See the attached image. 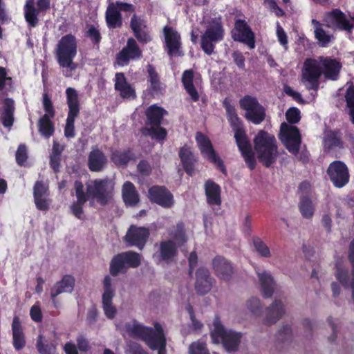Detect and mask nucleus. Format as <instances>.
I'll list each match as a JSON object with an SVG mask.
<instances>
[{"mask_svg":"<svg viewBox=\"0 0 354 354\" xmlns=\"http://www.w3.org/2000/svg\"><path fill=\"white\" fill-rule=\"evenodd\" d=\"M130 28L140 44H146L152 40L147 21L141 17L134 14L131 18Z\"/></svg>","mask_w":354,"mask_h":354,"instance_id":"bb28decb","label":"nucleus"},{"mask_svg":"<svg viewBox=\"0 0 354 354\" xmlns=\"http://www.w3.org/2000/svg\"><path fill=\"white\" fill-rule=\"evenodd\" d=\"M299 211L304 218L310 220L315 212V207L309 195H301L298 203Z\"/></svg>","mask_w":354,"mask_h":354,"instance_id":"37998d69","label":"nucleus"},{"mask_svg":"<svg viewBox=\"0 0 354 354\" xmlns=\"http://www.w3.org/2000/svg\"><path fill=\"white\" fill-rule=\"evenodd\" d=\"M178 154L185 171L189 176H193L195 173V163L197 159L194 157L191 148L185 145L180 148Z\"/></svg>","mask_w":354,"mask_h":354,"instance_id":"72a5a7b5","label":"nucleus"},{"mask_svg":"<svg viewBox=\"0 0 354 354\" xmlns=\"http://www.w3.org/2000/svg\"><path fill=\"white\" fill-rule=\"evenodd\" d=\"M213 281L214 279L207 268L201 267L196 270L195 289L198 294L204 295L209 292Z\"/></svg>","mask_w":354,"mask_h":354,"instance_id":"c85d7f7f","label":"nucleus"},{"mask_svg":"<svg viewBox=\"0 0 354 354\" xmlns=\"http://www.w3.org/2000/svg\"><path fill=\"white\" fill-rule=\"evenodd\" d=\"M0 120L3 127L10 128L15 120V100L10 97H5L0 100Z\"/></svg>","mask_w":354,"mask_h":354,"instance_id":"c756f323","label":"nucleus"},{"mask_svg":"<svg viewBox=\"0 0 354 354\" xmlns=\"http://www.w3.org/2000/svg\"><path fill=\"white\" fill-rule=\"evenodd\" d=\"M165 36V50L170 57H182L184 55L181 50V37L180 35L174 28L165 26L163 28Z\"/></svg>","mask_w":354,"mask_h":354,"instance_id":"aec40b11","label":"nucleus"},{"mask_svg":"<svg viewBox=\"0 0 354 354\" xmlns=\"http://www.w3.org/2000/svg\"><path fill=\"white\" fill-rule=\"evenodd\" d=\"M134 11L135 7L131 3L120 1L110 3L105 12L107 27L110 29L120 28L122 26L121 12H133Z\"/></svg>","mask_w":354,"mask_h":354,"instance_id":"9b49d317","label":"nucleus"},{"mask_svg":"<svg viewBox=\"0 0 354 354\" xmlns=\"http://www.w3.org/2000/svg\"><path fill=\"white\" fill-rule=\"evenodd\" d=\"M194 74L192 69L185 70L182 75V84L186 92L190 96L192 100L196 102L200 96L198 91L194 85Z\"/></svg>","mask_w":354,"mask_h":354,"instance_id":"a19ab883","label":"nucleus"},{"mask_svg":"<svg viewBox=\"0 0 354 354\" xmlns=\"http://www.w3.org/2000/svg\"><path fill=\"white\" fill-rule=\"evenodd\" d=\"M205 193L207 203L210 205L220 207L221 205V189L214 180L208 179L205 183Z\"/></svg>","mask_w":354,"mask_h":354,"instance_id":"e433bc0d","label":"nucleus"},{"mask_svg":"<svg viewBox=\"0 0 354 354\" xmlns=\"http://www.w3.org/2000/svg\"><path fill=\"white\" fill-rule=\"evenodd\" d=\"M107 164L104 153L97 147L93 148L88 156L87 166L92 172L102 171Z\"/></svg>","mask_w":354,"mask_h":354,"instance_id":"7c9ffc66","label":"nucleus"},{"mask_svg":"<svg viewBox=\"0 0 354 354\" xmlns=\"http://www.w3.org/2000/svg\"><path fill=\"white\" fill-rule=\"evenodd\" d=\"M248 308L255 315H259L261 312V304L259 298L252 297L247 301Z\"/></svg>","mask_w":354,"mask_h":354,"instance_id":"052dcab7","label":"nucleus"},{"mask_svg":"<svg viewBox=\"0 0 354 354\" xmlns=\"http://www.w3.org/2000/svg\"><path fill=\"white\" fill-rule=\"evenodd\" d=\"M148 81L150 83L149 91L153 95L162 94L164 87L160 81V77L153 66L148 64L147 66Z\"/></svg>","mask_w":354,"mask_h":354,"instance_id":"c03bdc74","label":"nucleus"},{"mask_svg":"<svg viewBox=\"0 0 354 354\" xmlns=\"http://www.w3.org/2000/svg\"><path fill=\"white\" fill-rule=\"evenodd\" d=\"M279 138L286 149L292 155L297 156L301 145V135L296 126L282 122Z\"/></svg>","mask_w":354,"mask_h":354,"instance_id":"1a4fd4ad","label":"nucleus"},{"mask_svg":"<svg viewBox=\"0 0 354 354\" xmlns=\"http://www.w3.org/2000/svg\"><path fill=\"white\" fill-rule=\"evenodd\" d=\"M55 117H50L47 115H43L38 120L37 126L40 134L46 138H49L55 132V125L51 119Z\"/></svg>","mask_w":354,"mask_h":354,"instance_id":"49530a36","label":"nucleus"},{"mask_svg":"<svg viewBox=\"0 0 354 354\" xmlns=\"http://www.w3.org/2000/svg\"><path fill=\"white\" fill-rule=\"evenodd\" d=\"M178 248L171 239L160 241L158 249L159 261L167 263L171 262L178 255Z\"/></svg>","mask_w":354,"mask_h":354,"instance_id":"473e14b6","label":"nucleus"},{"mask_svg":"<svg viewBox=\"0 0 354 354\" xmlns=\"http://www.w3.org/2000/svg\"><path fill=\"white\" fill-rule=\"evenodd\" d=\"M103 290L102 295V308L105 316L108 319H112L117 314V309L113 304L115 290L112 286V279L109 275H106L104 278Z\"/></svg>","mask_w":354,"mask_h":354,"instance_id":"412c9836","label":"nucleus"},{"mask_svg":"<svg viewBox=\"0 0 354 354\" xmlns=\"http://www.w3.org/2000/svg\"><path fill=\"white\" fill-rule=\"evenodd\" d=\"M291 339V327L288 324L283 325L277 333L276 344L278 346L280 343H285L286 342L290 341Z\"/></svg>","mask_w":354,"mask_h":354,"instance_id":"864d4df0","label":"nucleus"},{"mask_svg":"<svg viewBox=\"0 0 354 354\" xmlns=\"http://www.w3.org/2000/svg\"><path fill=\"white\" fill-rule=\"evenodd\" d=\"M301 113L298 108L291 107L288 109L286 113V118L288 122V124H294L298 123L301 120Z\"/></svg>","mask_w":354,"mask_h":354,"instance_id":"13d9d810","label":"nucleus"},{"mask_svg":"<svg viewBox=\"0 0 354 354\" xmlns=\"http://www.w3.org/2000/svg\"><path fill=\"white\" fill-rule=\"evenodd\" d=\"M348 259L352 266V279L350 283L348 270L343 268L339 263L335 264L336 278L339 283L345 288H348L349 285L352 289V299L354 302V239L350 243Z\"/></svg>","mask_w":354,"mask_h":354,"instance_id":"393cba45","label":"nucleus"},{"mask_svg":"<svg viewBox=\"0 0 354 354\" xmlns=\"http://www.w3.org/2000/svg\"><path fill=\"white\" fill-rule=\"evenodd\" d=\"M141 264V255L134 251L120 252L113 257L109 264V272L113 277L125 274L128 270L136 268Z\"/></svg>","mask_w":354,"mask_h":354,"instance_id":"39448f33","label":"nucleus"},{"mask_svg":"<svg viewBox=\"0 0 354 354\" xmlns=\"http://www.w3.org/2000/svg\"><path fill=\"white\" fill-rule=\"evenodd\" d=\"M122 197L127 207H136L140 202V194L131 181L124 183L122 187Z\"/></svg>","mask_w":354,"mask_h":354,"instance_id":"c9c22d12","label":"nucleus"},{"mask_svg":"<svg viewBox=\"0 0 354 354\" xmlns=\"http://www.w3.org/2000/svg\"><path fill=\"white\" fill-rule=\"evenodd\" d=\"M49 190L48 187L43 181H37L33 187V196L34 198H37L41 196H48Z\"/></svg>","mask_w":354,"mask_h":354,"instance_id":"4d7b16f0","label":"nucleus"},{"mask_svg":"<svg viewBox=\"0 0 354 354\" xmlns=\"http://www.w3.org/2000/svg\"><path fill=\"white\" fill-rule=\"evenodd\" d=\"M326 174L333 185L336 188H342L350 180V174L347 165L341 160L330 162L326 169Z\"/></svg>","mask_w":354,"mask_h":354,"instance_id":"dca6fc26","label":"nucleus"},{"mask_svg":"<svg viewBox=\"0 0 354 354\" xmlns=\"http://www.w3.org/2000/svg\"><path fill=\"white\" fill-rule=\"evenodd\" d=\"M65 93L68 111L64 133L66 138H72L75 136V121L80 111V103L78 93L74 88L68 87Z\"/></svg>","mask_w":354,"mask_h":354,"instance_id":"0eeeda50","label":"nucleus"},{"mask_svg":"<svg viewBox=\"0 0 354 354\" xmlns=\"http://www.w3.org/2000/svg\"><path fill=\"white\" fill-rule=\"evenodd\" d=\"M284 305L281 301L274 299L272 304L266 308V315L264 324L272 325L279 321L284 315Z\"/></svg>","mask_w":354,"mask_h":354,"instance_id":"58836bf2","label":"nucleus"},{"mask_svg":"<svg viewBox=\"0 0 354 354\" xmlns=\"http://www.w3.org/2000/svg\"><path fill=\"white\" fill-rule=\"evenodd\" d=\"M324 71L322 73L327 80L336 81L339 79L342 65L336 59L330 57H320Z\"/></svg>","mask_w":354,"mask_h":354,"instance_id":"2f4dec72","label":"nucleus"},{"mask_svg":"<svg viewBox=\"0 0 354 354\" xmlns=\"http://www.w3.org/2000/svg\"><path fill=\"white\" fill-rule=\"evenodd\" d=\"M232 37L234 41L247 45L250 49L255 48L254 33L244 19L235 20L234 28L232 31Z\"/></svg>","mask_w":354,"mask_h":354,"instance_id":"a211bd4d","label":"nucleus"},{"mask_svg":"<svg viewBox=\"0 0 354 354\" xmlns=\"http://www.w3.org/2000/svg\"><path fill=\"white\" fill-rule=\"evenodd\" d=\"M142 341L151 350H156L162 346H167V340L161 324L158 322L154 323V329L149 327Z\"/></svg>","mask_w":354,"mask_h":354,"instance_id":"a878e982","label":"nucleus"},{"mask_svg":"<svg viewBox=\"0 0 354 354\" xmlns=\"http://www.w3.org/2000/svg\"><path fill=\"white\" fill-rule=\"evenodd\" d=\"M324 21L326 26L333 30H344L351 32L353 25L346 15L339 9L335 8L326 13Z\"/></svg>","mask_w":354,"mask_h":354,"instance_id":"4be33fe9","label":"nucleus"},{"mask_svg":"<svg viewBox=\"0 0 354 354\" xmlns=\"http://www.w3.org/2000/svg\"><path fill=\"white\" fill-rule=\"evenodd\" d=\"M253 141L259 161L266 167L274 164L279 156L277 142L274 136L265 130H260Z\"/></svg>","mask_w":354,"mask_h":354,"instance_id":"7ed1b4c3","label":"nucleus"},{"mask_svg":"<svg viewBox=\"0 0 354 354\" xmlns=\"http://www.w3.org/2000/svg\"><path fill=\"white\" fill-rule=\"evenodd\" d=\"M324 149L325 151H330L335 148H343L342 133L339 130H329L324 137Z\"/></svg>","mask_w":354,"mask_h":354,"instance_id":"ea45409f","label":"nucleus"},{"mask_svg":"<svg viewBox=\"0 0 354 354\" xmlns=\"http://www.w3.org/2000/svg\"><path fill=\"white\" fill-rule=\"evenodd\" d=\"M137 169L140 174L145 176H149L152 171L150 164L145 160H142L139 162Z\"/></svg>","mask_w":354,"mask_h":354,"instance_id":"774afa93","label":"nucleus"},{"mask_svg":"<svg viewBox=\"0 0 354 354\" xmlns=\"http://www.w3.org/2000/svg\"><path fill=\"white\" fill-rule=\"evenodd\" d=\"M315 37L322 46H326L330 41L333 35H328L323 29L322 26L315 28L314 30Z\"/></svg>","mask_w":354,"mask_h":354,"instance_id":"5fc2aeb1","label":"nucleus"},{"mask_svg":"<svg viewBox=\"0 0 354 354\" xmlns=\"http://www.w3.org/2000/svg\"><path fill=\"white\" fill-rule=\"evenodd\" d=\"M322 75V70L317 60L313 58L306 59L302 71V82L306 83L307 90L317 91Z\"/></svg>","mask_w":354,"mask_h":354,"instance_id":"ddd939ff","label":"nucleus"},{"mask_svg":"<svg viewBox=\"0 0 354 354\" xmlns=\"http://www.w3.org/2000/svg\"><path fill=\"white\" fill-rule=\"evenodd\" d=\"M77 201L71 206L72 214L80 220H84L83 206L88 199H95L102 206H105L111 200L114 190V183L109 178H97L87 183L86 192L84 185L80 180L74 183Z\"/></svg>","mask_w":354,"mask_h":354,"instance_id":"f257e3e1","label":"nucleus"},{"mask_svg":"<svg viewBox=\"0 0 354 354\" xmlns=\"http://www.w3.org/2000/svg\"><path fill=\"white\" fill-rule=\"evenodd\" d=\"M36 348L39 354H55L57 350L55 344L46 339L41 335L37 337Z\"/></svg>","mask_w":354,"mask_h":354,"instance_id":"09e8293b","label":"nucleus"},{"mask_svg":"<svg viewBox=\"0 0 354 354\" xmlns=\"http://www.w3.org/2000/svg\"><path fill=\"white\" fill-rule=\"evenodd\" d=\"M223 106L226 110L227 120L234 133V137L236 145L245 163L250 170H253L256 167L257 162L243 123L238 116L236 109L233 105L225 100Z\"/></svg>","mask_w":354,"mask_h":354,"instance_id":"f03ea898","label":"nucleus"},{"mask_svg":"<svg viewBox=\"0 0 354 354\" xmlns=\"http://www.w3.org/2000/svg\"><path fill=\"white\" fill-rule=\"evenodd\" d=\"M239 105L245 111V118L253 124H259L265 120V109L255 97L245 95L240 99Z\"/></svg>","mask_w":354,"mask_h":354,"instance_id":"f8f14e48","label":"nucleus"},{"mask_svg":"<svg viewBox=\"0 0 354 354\" xmlns=\"http://www.w3.org/2000/svg\"><path fill=\"white\" fill-rule=\"evenodd\" d=\"M86 28L85 36L90 39L94 47L99 48L102 41V35L98 26L88 24L86 25Z\"/></svg>","mask_w":354,"mask_h":354,"instance_id":"3c124183","label":"nucleus"},{"mask_svg":"<svg viewBox=\"0 0 354 354\" xmlns=\"http://www.w3.org/2000/svg\"><path fill=\"white\" fill-rule=\"evenodd\" d=\"M212 268L217 277L227 282L232 279L235 273V269L231 261L220 255L213 259Z\"/></svg>","mask_w":354,"mask_h":354,"instance_id":"cd10ccee","label":"nucleus"},{"mask_svg":"<svg viewBox=\"0 0 354 354\" xmlns=\"http://www.w3.org/2000/svg\"><path fill=\"white\" fill-rule=\"evenodd\" d=\"M232 57L233 58L234 62L238 66V68L241 70H245V58L243 54L239 51H234L232 54Z\"/></svg>","mask_w":354,"mask_h":354,"instance_id":"0e129e2a","label":"nucleus"},{"mask_svg":"<svg viewBox=\"0 0 354 354\" xmlns=\"http://www.w3.org/2000/svg\"><path fill=\"white\" fill-rule=\"evenodd\" d=\"M97 317H98V310L97 309L96 306L93 304L88 310L87 315H86V322L89 325H93L97 322Z\"/></svg>","mask_w":354,"mask_h":354,"instance_id":"338daca9","label":"nucleus"},{"mask_svg":"<svg viewBox=\"0 0 354 354\" xmlns=\"http://www.w3.org/2000/svg\"><path fill=\"white\" fill-rule=\"evenodd\" d=\"M257 274L261 283V291L264 298H270L274 292V281L269 272L263 271L259 272L257 270Z\"/></svg>","mask_w":354,"mask_h":354,"instance_id":"79ce46f5","label":"nucleus"},{"mask_svg":"<svg viewBox=\"0 0 354 354\" xmlns=\"http://www.w3.org/2000/svg\"><path fill=\"white\" fill-rule=\"evenodd\" d=\"M149 327L145 326L133 319L132 322L125 324V329L130 337L143 339Z\"/></svg>","mask_w":354,"mask_h":354,"instance_id":"de8ad7c7","label":"nucleus"},{"mask_svg":"<svg viewBox=\"0 0 354 354\" xmlns=\"http://www.w3.org/2000/svg\"><path fill=\"white\" fill-rule=\"evenodd\" d=\"M14 82L11 77L8 76L6 69L0 66V91H3V94L7 95L8 92L14 91Z\"/></svg>","mask_w":354,"mask_h":354,"instance_id":"8fccbe9b","label":"nucleus"},{"mask_svg":"<svg viewBox=\"0 0 354 354\" xmlns=\"http://www.w3.org/2000/svg\"><path fill=\"white\" fill-rule=\"evenodd\" d=\"M167 111L156 104L149 106L145 112L146 127L140 129V132L145 137H151L159 142H163L167 136V131L161 127L162 121Z\"/></svg>","mask_w":354,"mask_h":354,"instance_id":"20e7f679","label":"nucleus"},{"mask_svg":"<svg viewBox=\"0 0 354 354\" xmlns=\"http://www.w3.org/2000/svg\"><path fill=\"white\" fill-rule=\"evenodd\" d=\"M252 240L256 251L261 257L268 258L271 256L270 248L260 237L255 236Z\"/></svg>","mask_w":354,"mask_h":354,"instance_id":"603ef678","label":"nucleus"},{"mask_svg":"<svg viewBox=\"0 0 354 354\" xmlns=\"http://www.w3.org/2000/svg\"><path fill=\"white\" fill-rule=\"evenodd\" d=\"M148 198L151 203L165 209L171 208L175 203L172 193L164 185H153L149 187Z\"/></svg>","mask_w":354,"mask_h":354,"instance_id":"6ab92c4d","label":"nucleus"},{"mask_svg":"<svg viewBox=\"0 0 354 354\" xmlns=\"http://www.w3.org/2000/svg\"><path fill=\"white\" fill-rule=\"evenodd\" d=\"M37 7L34 0H26L24 7V18L29 28H35L39 23L40 13L45 15L50 8V0H37Z\"/></svg>","mask_w":354,"mask_h":354,"instance_id":"f3484780","label":"nucleus"},{"mask_svg":"<svg viewBox=\"0 0 354 354\" xmlns=\"http://www.w3.org/2000/svg\"><path fill=\"white\" fill-rule=\"evenodd\" d=\"M75 280L71 274L64 275L62 279L57 281L50 289V299L55 308L61 307V302L57 296L62 293H71L75 287Z\"/></svg>","mask_w":354,"mask_h":354,"instance_id":"b1692460","label":"nucleus"},{"mask_svg":"<svg viewBox=\"0 0 354 354\" xmlns=\"http://www.w3.org/2000/svg\"><path fill=\"white\" fill-rule=\"evenodd\" d=\"M27 148L24 144L19 145L18 149L16 151V161L18 165H23L24 163L27 160Z\"/></svg>","mask_w":354,"mask_h":354,"instance_id":"e2e57ef3","label":"nucleus"},{"mask_svg":"<svg viewBox=\"0 0 354 354\" xmlns=\"http://www.w3.org/2000/svg\"><path fill=\"white\" fill-rule=\"evenodd\" d=\"M129 83L124 73H116L115 75V84L114 88L115 91L119 90L122 87L126 86Z\"/></svg>","mask_w":354,"mask_h":354,"instance_id":"69168bd1","label":"nucleus"},{"mask_svg":"<svg viewBox=\"0 0 354 354\" xmlns=\"http://www.w3.org/2000/svg\"><path fill=\"white\" fill-rule=\"evenodd\" d=\"M142 57V51L136 40L128 38L126 45L115 55L114 65L123 67L128 66L131 61H137Z\"/></svg>","mask_w":354,"mask_h":354,"instance_id":"2eb2a0df","label":"nucleus"},{"mask_svg":"<svg viewBox=\"0 0 354 354\" xmlns=\"http://www.w3.org/2000/svg\"><path fill=\"white\" fill-rule=\"evenodd\" d=\"M34 202L37 209L40 211H48L50 208L51 200L48 196H41L34 198Z\"/></svg>","mask_w":354,"mask_h":354,"instance_id":"680f3d73","label":"nucleus"},{"mask_svg":"<svg viewBox=\"0 0 354 354\" xmlns=\"http://www.w3.org/2000/svg\"><path fill=\"white\" fill-rule=\"evenodd\" d=\"M167 232L169 236L172 238L171 241H174L178 247L183 245L187 241L183 222H178L175 227L169 228Z\"/></svg>","mask_w":354,"mask_h":354,"instance_id":"a18cd8bd","label":"nucleus"},{"mask_svg":"<svg viewBox=\"0 0 354 354\" xmlns=\"http://www.w3.org/2000/svg\"><path fill=\"white\" fill-rule=\"evenodd\" d=\"M189 354H209L205 344L196 342L190 344L189 347Z\"/></svg>","mask_w":354,"mask_h":354,"instance_id":"bf43d9fd","label":"nucleus"},{"mask_svg":"<svg viewBox=\"0 0 354 354\" xmlns=\"http://www.w3.org/2000/svg\"><path fill=\"white\" fill-rule=\"evenodd\" d=\"M77 55V39L72 34L63 36L59 41L56 56L60 66H70L71 59Z\"/></svg>","mask_w":354,"mask_h":354,"instance_id":"9d476101","label":"nucleus"},{"mask_svg":"<svg viewBox=\"0 0 354 354\" xmlns=\"http://www.w3.org/2000/svg\"><path fill=\"white\" fill-rule=\"evenodd\" d=\"M214 329L211 332V337L216 344L222 342L223 347L228 352L236 351L242 337L241 333L227 330L221 324L218 317L214 320Z\"/></svg>","mask_w":354,"mask_h":354,"instance_id":"423d86ee","label":"nucleus"},{"mask_svg":"<svg viewBox=\"0 0 354 354\" xmlns=\"http://www.w3.org/2000/svg\"><path fill=\"white\" fill-rule=\"evenodd\" d=\"M42 104L44 111H45L44 115H47L50 117L55 116V110L53 106L51 97L46 92L44 93L42 95Z\"/></svg>","mask_w":354,"mask_h":354,"instance_id":"6e6d98bb","label":"nucleus"},{"mask_svg":"<svg viewBox=\"0 0 354 354\" xmlns=\"http://www.w3.org/2000/svg\"><path fill=\"white\" fill-rule=\"evenodd\" d=\"M12 345L16 351L22 350L26 344L21 322L18 316H14L12 322Z\"/></svg>","mask_w":354,"mask_h":354,"instance_id":"f704fd0d","label":"nucleus"},{"mask_svg":"<svg viewBox=\"0 0 354 354\" xmlns=\"http://www.w3.org/2000/svg\"><path fill=\"white\" fill-rule=\"evenodd\" d=\"M149 235V228L131 225L124 237V241L127 245L135 246L142 250L145 248Z\"/></svg>","mask_w":354,"mask_h":354,"instance_id":"5701e85b","label":"nucleus"},{"mask_svg":"<svg viewBox=\"0 0 354 354\" xmlns=\"http://www.w3.org/2000/svg\"><path fill=\"white\" fill-rule=\"evenodd\" d=\"M224 34L222 23L218 20H212L201 35V48L203 52L211 55L214 53L216 44L223 39Z\"/></svg>","mask_w":354,"mask_h":354,"instance_id":"6e6552de","label":"nucleus"},{"mask_svg":"<svg viewBox=\"0 0 354 354\" xmlns=\"http://www.w3.org/2000/svg\"><path fill=\"white\" fill-rule=\"evenodd\" d=\"M195 138L203 156L208 161L215 164L217 168L226 175L227 169L224 162L216 153L211 140L201 132H197Z\"/></svg>","mask_w":354,"mask_h":354,"instance_id":"4468645a","label":"nucleus"},{"mask_svg":"<svg viewBox=\"0 0 354 354\" xmlns=\"http://www.w3.org/2000/svg\"><path fill=\"white\" fill-rule=\"evenodd\" d=\"M136 158L135 153L131 148L115 149L111 154V160L118 167H126L130 161H135Z\"/></svg>","mask_w":354,"mask_h":354,"instance_id":"4c0bfd02","label":"nucleus"}]
</instances>
